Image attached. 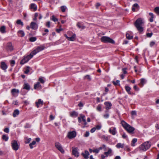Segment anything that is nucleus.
Wrapping results in <instances>:
<instances>
[{"mask_svg": "<svg viewBox=\"0 0 159 159\" xmlns=\"http://www.w3.org/2000/svg\"><path fill=\"white\" fill-rule=\"evenodd\" d=\"M10 62L11 66H13L15 64V61L14 60H12L10 61Z\"/></svg>", "mask_w": 159, "mask_h": 159, "instance_id": "nucleus-50", "label": "nucleus"}, {"mask_svg": "<svg viewBox=\"0 0 159 159\" xmlns=\"http://www.w3.org/2000/svg\"><path fill=\"white\" fill-rule=\"evenodd\" d=\"M101 40L102 42L105 43H111L114 44L115 43V41L109 37L103 36L101 38Z\"/></svg>", "mask_w": 159, "mask_h": 159, "instance_id": "nucleus-4", "label": "nucleus"}, {"mask_svg": "<svg viewBox=\"0 0 159 159\" xmlns=\"http://www.w3.org/2000/svg\"><path fill=\"white\" fill-rule=\"evenodd\" d=\"M121 124L124 128L129 133L133 134L135 130L134 128L131 126L130 125L125 122L124 120H122Z\"/></svg>", "mask_w": 159, "mask_h": 159, "instance_id": "nucleus-2", "label": "nucleus"}, {"mask_svg": "<svg viewBox=\"0 0 159 159\" xmlns=\"http://www.w3.org/2000/svg\"><path fill=\"white\" fill-rule=\"evenodd\" d=\"M4 131L6 133H8L9 132V129L7 128L4 129Z\"/></svg>", "mask_w": 159, "mask_h": 159, "instance_id": "nucleus-59", "label": "nucleus"}, {"mask_svg": "<svg viewBox=\"0 0 159 159\" xmlns=\"http://www.w3.org/2000/svg\"><path fill=\"white\" fill-rule=\"evenodd\" d=\"M124 149L125 150H126L128 152H129L130 151V149L128 146H125L124 148Z\"/></svg>", "mask_w": 159, "mask_h": 159, "instance_id": "nucleus-52", "label": "nucleus"}, {"mask_svg": "<svg viewBox=\"0 0 159 159\" xmlns=\"http://www.w3.org/2000/svg\"><path fill=\"white\" fill-rule=\"evenodd\" d=\"M112 152V150L111 148H109L107 152H104V154L106 155V157H107L108 155L111 154Z\"/></svg>", "mask_w": 159, "mask_h": 159, "instance_id": "nucleus-34", "label": "nucleus"}, {"mask_svg": "<svg viewBox=\"0 0 159 159\" xmlns=\"http://www.w3.org/2000/svg\"><path fill=\"white\" fill-rule=\"evenodd\" d=\"M6 50L10 52H11L13 50V47L11 43L9 42L7 43L6 47Z\"/></svg>", "mask_w": 159, "mask_h": 159, "instance_id": "nucleus-10", "label": "nucleus"}, {"mask_svg": "<svg viewBox=\"0 0 159 159\" xmlns=\"http://www.w3.org/2000/svg\"><path fill=\"white\" fill-rule=\"evenodd\" d=\"M125 89L126 91V92H127L128 94H133V93L130 92V90L131 89V88L128 85H126L125 86Z\"/></svg>", "mask_w": 159, "mask_h": 159, "instance_id": "nucleus-20", "label": "nucleus"}, {"mask_svg": "<svg viewBox=\"0 0 159 159\" xmlns=\"http://www.w3.org/2000/svg\"><path fill=\"white\" fill-rule=\"evenodd\" d=\"M119 83L120 81L119 80H117L116 82H115L114 81H113V84L115 85H118V84H119Z\"/></svg>", "mask_w": 159, "mask_h": 159, "instance_id": "nucleus-48", "label": "nucleus"}, {"mask_svg": "<svg viewBox=\"0 0 159 159\" xmlns=\"http://www.w3.org/2000/svg\"><path fill=\"white\" fill-rule=\"evenodd\" d=\"M31 140V138H29L28 139L26 140L25 141V143L26 144L29 143L30 142Z\"/></svg>", "mask_w": 159, "mask_h": 159, "instance_id": "nucleus-49", "label": "nucleus"}, {"mask_svg": "<svg viewBox=\"0 0 159 159\" xmlns=\"http://www.w3.org/2000/svg\"><path fill=\"white\" fill-rule=\"evenodd\" d=\"M31 126L28 123H26L24 126V127L25 128H30Z\"/></svg>", "mask_w": 159, "mask_h": 159, "instance_id": "nucleus-51", "label": "nucleus"}, {"mask_svg": "<svg viewBox=\"0 0 159 159\" xmlns=\"http://www.w3.org/2000/svg\"><path fill=\"white\" fill-rule=\"evenodd\" d=\"M116 147L118 148H124V144L118 143L116 145Z\"/></svg>", "mask_w": 159, "mask_h": 159, "instance_id": "nucleus-31", "label": "nucleus"}, {"mask_svg": "<svg viewBox=\"0 0 159 159\" xmlns=\"http://www.w3.org/2000/svg\"><path fill=\"white\" fill-rule=\"evenodd\" d=\"M19 93V90L16 89H12L11 90V93L12 95H14L16 93L18 94Z\"/></svg>", "mask_w": 159, "mask_h": 159, "instance_id": "nucleus-23", "label": "nucleus"}, {"mask_svg": "<svg viewBox=\"0 0 159 159\" xmlns=\"http://www.w3.org/2000/svg\"><path fill=\"white\" fill-rule=\"evenodd\" d=\"M127 68H123L122 69V71L123 73L124 74H126L127 73V72L126 71Z\"/></svg>", "mask_w": 159, "mask_h": 159, "instance_id": "nucleus-54", "label": "nucleus"}, {"mask_svg": "<svg viewBox=\"0 0 159 159\" xmlns=\"http://www.w3.org/2000/svg\"><path fill=\"white\" fill-rule=\"evenodd\" d=\"M2 139L5 141H7L8 139V137L5 135H3L2 136Z\"/></svg>", "mask_w": 159, "mask_h": 159, "instance_id": "nucleus-43", "label": "nucleus"}, {"mask_svg": "<svg viewBox=\"0 0 159 159\" xmlns=\"http://www.w3.org/2000/svg\"><path fill=\"white\" fill-rule=\"evenodd\" d=\"M137 139L134 138V139L132 141V143L131 144V145L132 146H135L134 143H135L137 141Z\"/></svg>", "mask_w": 159, "mask_h": 159, "instance_id": "nucleus-39", "label": "nucleus"}, {"mask_svg": "<svg viewBox=\"0 0 159 159\" xmlns=\"http://www.w3.org/2000/svg\"><path fill=\"white\" fill-rule=\"evenodd\" d=\"M103 116L105 118H107L109 117V114L108 113L104 114L103 115Z\"/></svg>", "mask_w": 159, "mask_h": 159, "instance_id": "nucleus-64", "label": "nucleus"}, {"mask_svg": "<svg viewBox=\"0 0 159 159\" xmlns=\"http://www.w3.org/2000/svg\"><path fill=\"white\" fill-rule=\"evenodd\" d=\"M77 26L81 30H83L85 29V26H84L81 23L78 22L77 24Z\"/></svg>", "mask_w": 159, "mask_h": 159, "instance_id": "nucleus-24", "label": "nucleus"}, {"mask_svg": "<svg viewBox=\"0 0 159 159\" xmlns=\"http://www.w3.org/2000/svg\"><path fill=\"white\" fill-rule=\"evenodd\" d=\"M96 129V128L95 127H93L90 130V132L92 133H93L95 131Z\"/></svg>", "mask_w": 159, "mask_h": 159, "instance_id": "nucleus-62", "label": "nucleus"}, {"mask_svg": "<svg viewBox=\"0 0 159 159\" xmlns=\"http://www.w3.org/2000/svg\"><path fill=\"white\" fill-rule=\"evenodd\" d=\"M104 104L106 106L105 108L106 110H109L111 108L112 106L111 103L109 102H107L104 103Z\"/></svg>", "mask_w": 159, "mask_h": 159, "instance_id": "nucleus-17", "label": "nucleus"}, {"mask_svg": "<svg viewBox=\"0 0 159 159\" xmlns=\"http://www.w3.org/2000/svg\"><path fill=\"white\" fill-rule=\"evenodd\" d=\"M76 132L75 131L69 132L67 134V137L69 139H72L76 136Z\"/></svg>", "mask_w": 159, "mask_h": 159, "instance_id": "nucleus-9", "label": "nucleus"}, {"mask_svg": "<svg viewBox=\"0 0 159 159\" xmlns=\"http://www.w3.org/2000/svg\"><path fill=\"white\" fill-rule=\"evenodd\" d=\"M0 67L2 69L5 70L7 68V66L4 62H2L1 63Z\"/></svg>", "mask_w": 159, "mask_h": 159, "instance_id": "nucleus-19", "label": "nucleus"}, {"mask_svg": "<svg viewBox=\"0 0 159 159\" xmlns=\"http://www.w3.org/2000/svg\"><path fill=\"white\" fill-rule=\"evenodd\" d=\"M97 110L99 111H102V105L101 104H99L97 107Z\"/></svg>", "mask_w": 159, "mask_h": 159, "instance_id": "nucleus-41", "label": "nucleus"}, {"mask_svg": "<svg viewBox=\"0 0 159 159\" xmlns=\"http://www.w3.org/2000/svg\"><path fill=\"white\" fill-rule=\"evenodd\" d=\"M39 81L41 83L43 84L45 82V81L44 80L42 77H40L39 79Z\"/></svg>", "mask_w": 159, "mask_h": 159, "instance_id": "nucleus-47", "label": "nucleus"}, {"mask_svg": "<svg viewBox=\"0 0 159 159\" xmlns=\"http://www.w3.org/2000/svg\"><path fill=\"white\" fill-rule=\"evenodd\" d=\"M85 117V116L84 115L81 116L82 120L84 122V125H86L87 124V123L86 122L85 119L84 118Z\"/></svg>", "mask_w": 159, "mask_h": 159, "instance_id": "nucleus-38", "label": "nucleus"}, {"mask_svg": "<svg viewBox=\"0 0 159 159\" xmlns=\"http://www.w3.org/2000/svg\"><path fill=\"white\" fill-rule=\"evenodd\" d=\"M155 42L154 41H152L150 43V47H152L155 44Z\"/></svg>", "mask_w": 159, "mask_h": 159, "instance_id": "nucleus-57", "label": "nucleus"}, {"mask_svg": "<svg viewBox=\"0 0 159 159\" xmlns=\"http://www.w3.org/2000/svg\"><path fill=\"white\" fill-rule=\"evenodd\" d=\"M30 67L29 66H27L25 69V70L24 71V73L26 74H28L30 71Z\"/></svg>", "mask_w": 159, "mask_h": 159, "instance_id": "nucleus-45", "label": "nucleus"}, {"mask_svg": "<svg viewBox=\"0 0 159 159\" xmlns=\"http://www.w3.org/2000/svg\"><path fill=\"white\" fill-rule=\"evenodd\" d=\"M146 80L144 78L141 79L140 80V82L139 83V85L143 86V85L146 83Z\"/></svg>", "mask_w": 159, "mask_h": 159, "instance_id": "nucleus-30", "label": "nucleus"}, {"mask_svg": "<svg viewBox=\"0 0 159 159\" xmlns=\"http://www.w3.org/2000/svg\"><path fill=\"white\" fill-rule=\"evenodd\" d=\"M134 68L136 73H140L141 72V69L139 66H135Z\"/></svg>", "mask_w": 159, "mask_h": 159, "instance_id": "nucleus-21", "label": "nucleus"}, {"mask_svg": "<svg viewBox=\"0 0 159 159\" xmlns=\"http://www.w3.org/2000/svg\"><path fill=\"white\" fill-rule=\"evenodd\" d=\"M155 12L158 15H159V7H157L154 9Z\"/></svg>", "mask_w": 159, "mask_h": 159, "instance_id": "nucleus-44", "label": "nucleus"}, {"mask_svg": "<svg viewBox=\"0 0 159 159\" xmlns=\"http://www.w3.org/2000/svg\"><path fill=\"white\" fill-rule=\"evenodd\" d=\"M30 8L31 9H33L34 11H35L37 10V6L35 4L31 3L30 5Z\"/></svg>", "mask_w": 159, "mask_h": 159, "instance_id": "nucleus-25", "label": "nucleus"}, {"mask_svg": "<svg viewBox=\"0 0 159 159\" xmlns=\"http://www.w3.org/2000/svg\"><path fill=\"white\" fill-rule=\"evenodd\" d=\"M31 28L33 30H36L38 28V26L36 23L34 22H31L30 24Z\"/></svg>", "mask_w": 159, "mask_h": 159, "instance_id": "nucleus-15", "label": "nucleus"}, {"mask_svg": "<svg viewBox=\"0 0 159 159\" xmlns=\"http://www.w3.org/2000/svg\"><path fill=\"white\" fill-rule=\"evenodd\" d=\"M102 127V126L100 125H96V129H97V130H99Z\"/></svg>", "mask_w": 159, "mask_h": 159, "instance_id": "nucleus-53", "label": "nucleus"}, {"mask_svg": "<svg viewBox=\"0 0 159 159\" xmlns=\"http://www.w3.org/2000/svg\"><path fill=\"white\" fill-rule=\"evenodd\" d=\"M126 38L127 39H131L133 38V35H130V34L127 33L126 34Z\"/></svg>", "mask_w": 159, "mask_h": 159, "instance_id": "nucleus-33", "label": "nucleus"}, {"mask_svg": "<svg viewBox=\"0 0 159 159\" xmlns=\"http://www.w3.org/2000/svg\"><path fill=\"white\" fill-rule=\"evenodd\" d=\"M151 146V143L149 142H146L141 144L139 148L140 152H144L149 149Z\"/></svg>", "mask_w": 159, "mask_h": 159, "instance_id": "nucleus-3", "label": "nucleus"}, {"mask_svg": "<svg viewBox=\"0 0 159 159\" xmlns=\"http://www.w3.org/2000/svg\"><path fill=\"white\" fill-rule=\"evenodd\" d=\"M109 132L112 135H114L117 133L116 128L115 127L111 128L109 129Z\"/></svg>", "mask_w": 159, "mask_h": 159, "instance_id": "nucleus-13", "label": "nucleus"}, {"mask_svg": "<svg viewBox=\"0 0 159 159\" xmlns=\"http://www.w3.org/2000/svg\"><path fill=\"white\" fill-rule=\"evenodd\" d=\"M78 115V113L75 111H72L70 113V116L72 117H76Z\"/></svg>", "mask_w": 159, "mask_h": 159, "instance_id": "nucleus-28", "label": "nucleus"}, {"mask_svg": "<svg viewBox=\"0 0 159 159\" xmlns=\"http://www.w3.org/2000/svg\"><path fill=\"white\" fill-rule=\"evenodd\" d=\"M46 26L48 28H49L50 27V22L48 21L46 24Z\"/></svg>", "mask_w": 159, "mask_h": 159, "instance_id": "nucleus-55", "label": "nucleus"}, {"mask_svg": "<svg viewBox=\"0 0 159 159\" xmlns=\"http://www.w3.org/2000/svg\"><path fill=\"white\" fill-rule=\"evenodd\" d=\"M72 149L73 155L76 157H78L79 156V152L78 151V148H74L72 147Z\"/></svg>", "mask_w": 159, "mask_h": 159, "instance_id": "nucleus-11", "label": "nucleus"}, {"mask_svg": "<svg viewBox=\"0 0 159 159\" xmlns=\"http://www.w3.org/2000/svg\"><path fill=\"white\" fill-rule=\"evenodd\" d=\"M150 16V18L149 19L150 22H152L153 21V18H154V16L153 13L150 12L149 14Z\"/></svg>", "mask_w": 159, "mask_h": 159, "instance_id": "nucleus-32", "label": "nucleus"}, {"mask_svg": "<svg viewBox=\"0 0 159 159\" xmlns=\"http://www.w3.org/2000/svg\"><path fill=\"white\" fill-rule=\"evenodd\" d=\"M19 111L18 109H16L14 111L13 113V116L14 117H16L19 114Z\"/></svg>", "mask_w": 159, "mask_h": 159, "instance_id": "nucleus-26", "label": "nucleus"}, {"mask_svg": "<svg viewBox=\"0 0 159 159\" xmlns=\"http://www.w3.org/2000/svg\"><path fill=\"white\" fill-rule=\"evenodd\" d=\"M18 33L20 36L21 37H24L25 35V34L24 31L22 30H20L18 31Z\"/></svg>", "mask_w": 159, "mask_h": 159, "instance_id": "nucleus-29", "label": "nucleus"}, {"mask_svg": "<svg viewBox=\"0 0 159 159\" xmlns=\"http://www.w3.org/2000/svg\"><path fill=\"white\" fill-rule=\"evenodd\" d=\"M51 19L52 20L55 22L57 21H58V19L57 18H56L54 15H53L52 16Z\"/></svg>", "mask_w": 159, "mask_h": 159, "instance_id": "nucleus-46", "label": "nucleus"}, {"mask_svg": "<svg viewBox=\"0 0 159 159\" xmlns=\"http://www.w3.org/2000/svg\"><path fill=\"white\" fill-rule=\"evenodd\" d=\"M37 39V38L35 37H31L29 39L30 41L31 42H33L35 41Z\"/></svg>", "mask_w": 159, "mask_h": 159, "instance_id": "nucleus-40", "label": "nucleus"}, {"mask_svg": "<svg viewBox=\"0 0 159 159\" xmlns=\"http://www.w3.org/2000/svg\"><path fill=\"white\" fill-rule=\"evenodd\" d=\"M55 147L58 150H59L61 153L63 154L65 152L63 149L61 144L58 142H57L55 144Z\"/></svg>", "mask_w": 159, "mask_h": 159, "instance_id": "nucleus-8", "label": "nucleus"}, {"mask_svg": "<svg viewBox=\"0 0 159 159\" xmlns=\"http://www.w3.org/2000/svg\"><path fill=\"white\" fill-rule=\"evenodd\" d=\"M152 34H153L152 32L150 33H148L146 34V35H147V37H151L152 36Z\"/></svg>", "mask_w": 159, "mask_h": 159, "instance_id": "nucleus-56", "label": "nucleus"}, {"mask_svg": "<svg viewBox=\"0 0 159 159\" xmlns=\"http://www.w3.org/2000/svg\"><path fill=\"white\" fill-rule=\"evenodd\" d=\"M89 131H87L86 132L85 134H84V136L85 137H88L89 136Z\"/></svg>", "mask_w": 159, "mask_h": 159, "instance_id": "nucleus-61", "label": "nucleus"}, {"mask_svg": "<svg viewBox=\"0 0 159 159\" xmlns=\"http://www.w3.org/2000/svg\"><path fill=\"white\" fill-rule=\"evenodd\" d=\"M139 5L137 3L134 4L132 6V10L133 11H135L138 10L139 9Z\"/></svg>", "mask_w": 159, "mask_h": 159, "instance_id": "nucleus-14", "label": "nucleus"}, {"mask_svg": "<svg viewBox=\"0 0 159 159\" xmlns=\"http://www.w3.org/2000/svg\"><path fill=\"white\" fill-rule=\"evenodd\" d=\"M36 143V141L34 140L32 142L29 144V146L31 149H32L33 148V145H34Z\"/></svg>", "mask_w": 159, "mask_h": 159, "instance_id": "nucleus-37", "label": "nucleus"}, {"mask_svg": "<svg viewBox=\"0 0 159 159\" xmlns=\"http://www.w3.org/2000/svg\"><path fill=\"white\" fill-rule=\"evenodd\" d=\"M30 89V87L29 84L28 83H25L23 85V87L22 89H21V91L23 92V90L24 89H26L28 91H29Z\"/></svg>", "mask_w": 159, "mask_h": 159, "instance_id": "nucleus-12", "label": "nucleus"}, {"mask_svg": "<svg viewBox=\"0 0 159 159\" xmlns=\"http://www.w3.org/2000/svg\"><path fill=\"white\" fill-rule=\"evenodd\" d=\"M11 146L12 149L16 151L19 148L17 141L15 140H13L11 141Z\"/></svg>", "mask_w": 159, "mask_h": 159, "instance_id": "nucleus-7", "label": "nucleus"}, {"mask_svg": "<svg viewBox=\"0 0 159 159\" xmlns=\"http://www.w3.org/2000/svg\"><path fill=\"white\" fill-rule=\"evenodd\" d=\"M16 23L17 25H20L21 26H23L24 25L23 22L20 20H18L16 21Z\"/></svg>", "mask_w": 159, "mask_h": 159, "instance_id": "nucleus-36", "label": "nucleus"}, {"mask_svg": "<svg viewBox=\"0 0 159 159\" xmlns=\"http://www.w3.org/2000/svg\"><path fill=\"white\" fill-rule=\"evenodd\" d=\"M33 57V56L31 53L30 55L26 56H24V58L21 60L20 62V64L22 65H23L25 63L28 62Z\"/></svg>", "mask_w": 159, "mask_h": 159, "instance_id": "nucleus-5", "label": "nucleus"}, {"mask_svg": "<svg viewBox=\"0 0 159 159\" xmlns=\"http://www.w3.org/2000/svg\"><path fill=\"white\" fill-rule=\"evenodd\" d=\"M0 31L2 33H6L5 27V26H3L1 27Z\"/></svg>", "mask_w": 159, "mask_h": 159, "instance_id": "nucleus-35", "label": "nucleus"}, {"mask_svg": "<svg viewBox=\"0 0 159 159\" xmlns=\"http://www.w3.org/2000/svg\"><path fill=\"white\" fill-rule=\"evenodd\" d=\"M63 29L62 28H60L59 29H57L56 30V31L58 33H60L61 31H62L63 30Z\"/></svg>", "mask_w": 159, "mask_h": 159, "instance_id": "nucleus-63", "label": "nucleus"}, {"mask_svg": "<svg viewBox=\"0 0 159 159\" xmlns=\"http://www.w3.org/2000/svg\"><path fill=\"white\" fill-rule=\"evenodd\" d=\"M42 88V86L39 82H37L36 84H35L34 85V89H41Z\"/></svg>", "mask_w": 159, "mask_h": 159, "instance_id": "nucleus-16", "label": "nucleus"}, {"mask_svg": "<svg viewBox=\"0 0 159 159\" xmlns=\"http://www.w3.org/2000/svg\"><path fill=\"white\" fill-rule=\"evenodd\" d=\"M122 137L123 139H126L127 137V136L126 135V134L124 132L123 134L122 135Z\"/></svg>", "mask_w": 159, "mask_h": 159, "instance_id": "nucleus-60", "label": "nucleus"}, {"mask_svg": "<svg viewBox=\"0 0 159 159\" xmlns=\"http://www.w3.org/2000/svg\"><path fill=\"white\" fill-rule=\"evenodd\" d=\"M75 37L76 35L75 34H73L72 36L70 37H69L68 40L70 41H74L75 40Z\"/></svg>", "mask_w": 159, "mask_h": 159, "instance_id": "nucleus-27", "label": "nucleus"}, {"mask_svg": "<svg viewBox=\"0 0 159 159\" xmlns=\"http://www.w3.org/2000/svg\"><path fill=\"white\" fill-rule=\"evenodd\" d=\"M144 23V21L141 18L138 19L134 22V24L137 30L139 32H142L143 30L142 27Z\"/></svg>", "mask_w": 159, "mask_h": 159, "instance_id": "nucleus-1", "label": "nucleus"}, {"mask_svg": "<svg viewBox=\"0 0 159 159\" xmlns=\"http://www.w3.org/2000/svg\"><path fill=\"white\" fill-rule=\"evenodd\" d=\"M66 8V7L65 6H62L61 7V11L63 12L65 11V10Z\"/></svg>", "mask_w": 159, "mask_h": 159, "instance_id": "nucleus-42", "label": "nucleus"}, {"mask_svg": "<svg viewBox=\"0 0 159 159\" xmlns=\"http://www.w3.org/2000/svg\"><path fill=\"white\" fill-rule=\"evenodd\" d=\"M45 48V47L44 45H40L37 47L35 49L31 52V53L34 56L39 52L43 50Z\"/></svg>", "mask_w": 159, "mask_h": 159, "instance_id": "nucleus-6", "label": "nucleus"}, {"mask_svg": "<svg viewBox=\"0 0 159 159\" xmlns=\"http://www.w3.org/2000/svg\"><path fill=\"white\" fill-rule=\"evenodd\" d=\"M81 155L83 156L84 157L85 159H87L89 158V152L87 150H85L84 153H82Z\"/></svg>", "mask_w": 159, "mask_h": 159, "instance_id": "nucleus-18", "label": "nucleus"}, {"mask_svg": "<svg viewBox=\"0 0 159 159\" xmlns=\"http://www.w3.org/2000/svg\"><path fill=\"white\" fill-rule=\"evenodd\" d=\"M102 138L105 139L106 141H108V137L105 136V135H103L102 137Z\"/></svg>", "mask_w": 159, "mask_h": 159, "instance_id": "nucleus-58", "label": "nucleus"}, {"mask_svg": "<svg viewBox=\"0 0 159 159\" xmlns=\"http://www.w3.org/2000/svg\"><path fill=\"white\" fill-rule=\"evenodd\" d=\"M35 104L37 107L38 108L39 105L41 104V105H43V102L41 99H38V102H36Z\"/></svg>", "mask_w": 159, "mask_h": 159, "instance_id": "nucleus-22", "label": "nucleus"}]
</instances>
